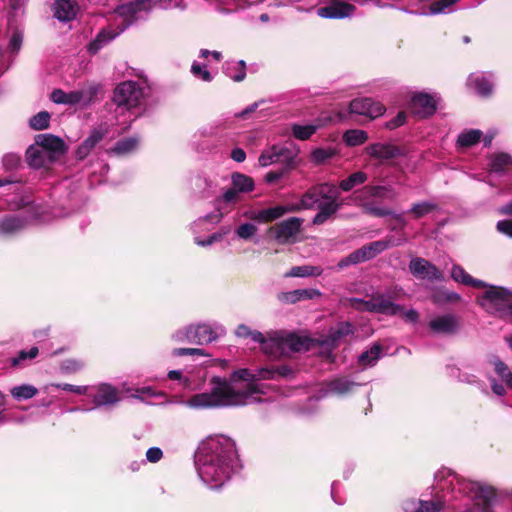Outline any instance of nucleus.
I'll list each match as a JSON object with an SVG mask.
<instances>
[{"mask_svg":"<svg viewBox=\"0 0 512 512\" xmlns=\"http://www.w3.org/2000/svg\"><path fill=\"white\" fill-rule=\"evenodd\" d=\"M261 380L264 379L260 377V368L238 369L232 372L229 380L212 378L209 390L194 394L181 404L194 410L249 405L260 401L259 394L263 390L258 381Z\"/></svg>","mask_w":512,"mask_h":512,"instance_id":"nucleus-1","label":"nucleus"},{"mask_svg":"<svg viewBox=\"0 0 512 512\" xmlns=\"http://www.w3.org/2000/svg\"><path fill=\"white\" fill-rule=\"evenodd\" d=\"M195 466L205 485L211 489L220 488L238 467L235 442L224 435L206 438L196 452Z\"/></svg>","mask_w":512,"mask_h":512,"instance_id":"nucleus-2","label":"nucleus"},{"mask_svg":"<svg viewBox=\"0 0 512 512\" xmlns=\"http://www.w3.org/2000/svg\"><path fill=\"white\" fill-rule=\"evenodd\" d=\"M436 490L432 500H422L420 512H439L446 502L453 498L456 492L464 494L473 500V506L467 512H493L492 503L495 491L486 484L466 480L447 468H442L435 474Z\"/></svg>","mask_w":512,"mask_h":512,"instance_id":"nucleus-3","label":"nucleus"},{"mask_svg":"<svg viewBox=\"0 0 512 512\" xmlns=\"http://www.w3.org/2000/svg\"><path fill=\"white\" fill-rule=\"evenodd\" d=\"M180 0H136L127 4L120 5L115 10V15L120 19L117 29H102L96 38L88 45L90 53H97L102 47L111 42L121 34L133 22L143 19L149 11L158 6L162 9L177 7Z\"/></svg>","mask_w":512,"mask_h":512,"instance_id":"nucleus-4","label":"nucleus"},{"mask_svg":"<svg viewBox=\"0 0 512 512\" xmlns=\"http://www.w3.org/2000/svg\"><path fill=\"white\" fill-rule=\"evenodd\" d=\"M338 192L334 184L323 183L316 185L306 191L296 204H291L293 212L309 210L318 207V213L312 222L315 225H322L327 222L341 207L337 201Z\"/></svg>","mask_w":512,"mask_h":512,"instance_id":"nucleus-5","label":"nucleus"},{"mask_svg":"<svg viewBox=\"0 0 512 512\" xmlns=\"http://www.w3.org/2000/svg\"><path fill=\"white\" fill-rule=\"evenodd\" d=\"M372 198L394 200L396 193L392 186L367 185L358 190L354 196V202L361 206L367 214L377 217L390 216L392 214L391 209L375 204L371 200Z\"/></svg>","mask_w":512,"mask_h":512,"instance_id":"nucleus-6","label":"nucleus"},{"mask_svg":"<svg viewBox=\"0 0 512 512\" xmlns=\"http://www.w3.org/2000/svg\"><path fill=\"white\" fill-rule=\"evenodd\" d=\"M149 92L150 87L146 78L140 77L137 81L127 80L117 85L113 101L118 107L132 109L140 106Z\"/></svg>","mask_w":512,"mask_h":512,"instance_id":"nucleus-7","label":"nucleus"},{"mask_svg":"<svg viewBox=\"0 0 512 512\" xmlns=\"http://www.w3.org/2000/svg\"><path fill=\"white\" fill-rule=\"evenodd\" d=\"M486 291L478 298L480 306L489 314L508 317L512 310V292L499 286H486Z\"/></svg>","mask_w":512,"mask_h":512,"instance_id":"nucleus-8","label":"nucleus"},{"mask_svg":"<svg viewBox=\"0 0 512 512\" xmlns=\"http://www.w3.org/2000/svg\"><path fill=\"white\" fill-rule=\"evenodd\" d=\"M395 298L394 293L388 292L385 294H376L369 300L350 298L348 299V305L360 311L395 316L402 312V306L394 303Z\"/></svg>","mask_w":512,"mask_h":512,"instance_id":"nucleus-9","label":"nucleus"},{"mask_svg":"<svg viewBox=\"0 0 512 512\" xmlns=\"http://www.w3.org/2000/svg\"><path fill=\"white\" fill-rule=\"evenodd\" d=\"M303 219L299 217H290L283 220L268 229V235L277 243L286 245L296 241L300 233Z\"/></svg>","mask_w":512,"mask_h":512,"instance_id":"nucleus-10","label":"nucleus"},{"mask_svg":"<svg viewBox=\"0 0 512 512\" xmlns=\"http://www.w3.org/2000/svg\"><path fill=\"white\" fill-rule=\"evenodd\" d=\"M94 404V407H109L120 401L119 390L109 383H99L89 387L87 394Z\"/></svg>","mask_w":512,"mask_h":512,"instance_id":"nucleus-11","label":"nucleus"},{"mask_svg":"<svg viewBox=\"0 0 512 512\" xmlns=\"http://www.w3.org/2000/svg\"><path fill=\"white\" fill-rule=\"evenodd\" d=\"M355 12V5L346 0H330L328 5L317 9V15L323 19L350 18Z\"/></svg>","mask_w":512,"mask_h":512,"instance_id":"nucleus-12","label":"nucleus"},{"mask_svg":"<svg viewBox=\"0 0 512 512\" xmlns=\"http://www.w3.org/2000/svg\"><path fill=\"white\" fill-rule=\"evenodd\" d=\"M386 111L385 106L371 98H356L350 103V112L370 119L382 116Z\"/></svg>","mask_w":512,"mask_h":512,"instance_id":"nucleus-13","label":"nucleus"},{"mask_svg":"<svg viewBox=\"0 0 512 512\" xmlns=\"http://www.w3.org/2000/svg\"><path fill=\"white\" fill-rule=\"evenodd\" d=\"M430 330L437 335H452L458 332L460 320L454 314H442L431 318L428 322Z\"/></svg>","mask_w":512,"mask_h":512,"instance_id":"nucleus-14","label":"nucleus"},{"mask_svg":"<svg viewBox=\"0 0 512 512\" xmlns=\"http://www.w3.org/2000/svg\"><path fill=\"white\" fill-rule=\"evenodd\" d=\"M410 272L419 279H428L430 281H442L443 273L432 263L424 258H413L409 264Z\"/></svg>","mask_w":512,"mask_h":512,"instance_id":"nucleus-15","label":"nucleus"},{"mask_svg":"<svg viewBox=\"0 0 512 512\" xmlns=\"http://www.w3.org/2000/svg\"><path fill=\"white\" fill-rule=\"evenodd\" d=\"M291 205H276L274 207L264 208L257 211H247L244 216L257 223H269L280 219L287 213H292Z\"/></svg>","mask_w":512,"mask_h":512,"instance_id":"nucleus-16","label":"nucleus"},{"mask_svg":"<svg viewBox=\"0 0 512 512\" xmlns=\"http://www.w3.org/2000/svg\"><path fill=\"white\" fill-rule=\"evenodd\" d=\"M260 347L265 354L273 358L285 355L284 333L280 331L267 333L264 335Z\"/></svg>","mask_w":512,"mask_h":512,"instance_id":"nucleus-17","label":"nucleus"},{"mask_svg":"<svg viewBox=\"0 0 512 512\" xmlns=\"http://www.w3.org/2000/svg\"><path fill=\"white\" fill-rule=\"evenodd\" d=\"M411 105L414 113L421 117H427L435 113L437 98L435 95L419 92L412 96Z\"/></svg>","mask_w":512,"mask_h":512,"instance_id":"nucleus-18","label":"nucleus"},{"mask_svg":"<svg viewBox=\"0 0 512 512\" xmlns=\"http://www.w3.org/2000/svg\"><path fill=\"white\" fill-rule=\"evenodd\" d=\"M26 160L30 167L39 169L48 167L57 158L51 155V152L34 143L26 150Z\"/></svg>","mask_w":512,"mask_h":512,"instance_id":"nucleus-19","label":"nucleus"},{"mask_svg":"<svg viewBox=\"0 0 512 512\" xmlns=\"http://www.w3.org/2000/svg\"><path fill=\"white\" fill-rule=\"evenodd\" d=\"M366 153L374 159L385 162L398 157L401 152L400 149L388 143H374L366 147Z\"/></svg>","mask_w":512,"mask_h":512,"instance_id":"nucleus-20","label":"nucleus"},{"mask_svg":"<svg viewBox=\"0 0 512 512\" xmlns=\"http://www.w3.org/2000/svg\"><path fill=\"white\" fill-rule=\"evenodd\" d=\"M86 93L82 90H74L65 92L61 89H55L50 95V99L56 104L76 105L86 104L88 100L85 98Z\"/></svg>","mask_w":512,"mask_h":512,"instance_id":"nucleus-21","label":"nucleus"},{"mask_svg":"<svg viewBox=\"0 0 512 512\" xmlns=\"http://www.w3.org/2000/svg\"><path fill=\"white\" fill-rule=\"evenodd\" d=\"M194 324V335L195 345H206L218 338V327L210 323H193Z\"/></svg>","mask_w":512,"mask_h":512,"instance_id":"nucleus-22","label":"nucleus"},{"mask_svg":"<svg viewBox=\"0 0 512 512\" xmlns=\"http://www.w3.org/2000/svg\"><path fill=\"white\" fill-rule=\"evenodd\" d=\"M35 144L41 146L57 159L64 153L65 144L60 138L50 135L41 134L36 137Z\"/></svg>","mask_w":512,"mask_h":512,"instance_id":"nucleus-23","label":"nucleus"},{"mask_svg":"<svg viewBox=\"0 0 512 512\" xmlns=\"http://www.w3.org/2000/svg\"><path fill=\"white\" fill-rule=\"evenodd\" d=\"M467 86L480 96H487L491 94L493 89V84L490 78L480 72L469 75Z\"/></svg>","mask_w":512,"mask_h":512,"instance_id":"nucleus-24","label":"nucleus"},{"mask_svg":"<svg viewBox=\"0 0 512 512\" xmlns=\"http://www.w3.org/2000/svg\"><path fill=\"white\" fill-rule=\"evenodd\" d=\"M54 16L62 22H68L77 15L78 6L70 0H58L54 3Z\"/></svg>","mask_w":512,"mask_h":512,"instance_id":"nucleus-25","label":"nucleus"},{"mask_svg":"<svg viewBox=\"0 0 512 512\" xmlns=\"http://www.w3.org/2000/svg\"><path fill=\"white\" fill-rule=\"evenodd\" d=\"M321 292L317 289H297L288 292H281L278 295V299L284 303H296L301 300L313 299L320 297Z\"/></svg>","mask_w":512,"mask_h":512,"instance_id":"nucleus-26","label":"nucleus"},{"mask_svg":"<svg viewBox=\"0 0 512 512\" xmlns=\"http://www.w3.org/2000/svg\"><path fill=\"white\" fill-rule=\"evenodd\" d=\"M487 166L490 172L504 173L512 167V156L504 152H496L488 157Z\"/></svg>","mask_w":512,"mask_h":512,"instance_id":"nucleus-27","label":"nucleus"},{"mask_svg":"<svg viewBox=\"0 0 512 512\" xmlns=\"http://www.w3.org/2000/svg\"><path fill=\"white\" fill-rule=\"evenodd\" d=\"M353 333V327L349 322H343L333 327L329 331V335L326 340L323 341V344L334 347L337 345L339 341L343 338L349 336Z\"/></svg>","mask_w":512,"mask_h":512,"instance_id":"nucleus-28","label":"nucleus"},{"mask_svg":"<svg viewBox=\"0 0 512 512\" xmlns=\"http://www.w3.org/2000/svg\"><path fill=\"white\" fill-rule=\"evenodd\" d=\"M451 278L466 286H472L475 288L486 287L487 284L481 280L473 278L469 275L460 265L454 264L451 270Z\"/></svg>","mask_w":512,"mask_h":512,"instance_id":"nucleus-29","label":"nucleus"},{"mask_svg":"<svg viewBox=\"0 0 512 512\" xmlns=\"http://www.w3.org/2000/svg\"><path fill=\"white\" fill-rule=\"evenodd\" d=\"M223 69L225 74L235 82H241L246 77V63L243 60L227 61Z\"/></svg>","mask_w":512,"mask_h":512,"instance_id":"nucleus-30","label":"nucleus"},{"mask_svg":"<svg viewBox=\"0 0 512 512\" xmlns=\"http://www.w3.org/2000/svg\"><path fill=\"white\" fill-rule=\"evenodd\" d=\"M357 384L346 378H337L330 381L327 385V392L339 396L349 393Z\"/></svg>","mask_w":512,"mask_h":512,"instance_id":"nucleus-31","label":"nucleus"},{"mask_svg":"<svg viewBox=\"0 0 512 512\" xmlns=\"http://www.w3.org/2000/svg\"><path fill=\"white\" fill-rule=\"evenodd\" d=\"M232 187L240 193H249L254 190V181L250 176L242 173H233L231 176Z\"/></svg>","mask_w":512,"mask_h":512,"instance_id":"nucleus-32","label":"nucleus"},{"mask_svg":"<svg viewBox=\"0 0 512 512\" xmlns=\"http://www.w3.org/2000/svg\"><path fill=\"white\" fill-rule=\"evenodd\" d=\"M235 335L243 340H249L252 343L255 344H261L264 339V334H262L260 331L253 330L249 326L245 324H240L235 329Z\"/></svg>","mask_w":512,"mask_h":512,"instance_id":"nucleus-33","label":"nucleus"},{"mask_svg":"<svg viewBox=\"0 0 512 512\" xmlns=\"http://www.w3.org/2000/svg\"><path fill=\"white\" fill-rule=\"evenodd\" d=\"M483 133L478 129L465 130L459 134L457 138V145L462 148H469L477 144Z\"/></svg>","mask_w":512,"mask_h":512,"instance_id":"nucleus-34","label":"nucleus"},{"mask_svg":"<svg viewBox=\"0 0 512 512\" xmlns=\"http://www.w3.org/2000/svg\"><path fill=\"white\" fill-rule=\"evenodd\" d=\"M368 180V175L365 172L357 171L349 175L346 179H343L339 183V188L348 192L354 187L364 184Z\"/></svg>","mask_w":512,"mask_h":512,"instance_id":"nucleus-35","label":"nucleus"},{"mask_svg":"<svg viewBox=\"0 0 512 512\" xmlns=\"http://www.w3.org/2000/svg\"><path fill=\"white\" fill-rule=\"evenodd\" d=\"M431 299L436 305H444L446 303L460 301L461 296L456 292L444 288H439L433 292Z\"/></svg>","mask_w":512,"mask_h":512,"instance_id":"nucleus-36","label":"nucleus"},{"mask_svg":"<svg viewBox=\"0 0 512 512\" xmlns=\"http://www.w3.org/2000/svg\"><path fill=\"white\" fill-rule=\"evenodd\" d=\"M171 339L175 343L195 344L194 324L181 327L171 334Z\"/></svg>","mask_w":512,"mask_h":512,"instance_id":"nucleus-37","label":"nucleus"},{"mask_svg":"<svg viewBox=\"0 0 512 512\" xmlns=\"http://www.w3.org/2000/svg\"><path fill=\"white\" fill-rule=\"evenodd\" d=\"M281 151L280 145H273L269 147L260 154L258 158L259 164L263 167H267L274 163H280Z\"/></svg>","mask_w":512,"mask_h":512,"instance_id":"nucleus-38","label":"nucleus"},{"mask_svg":"<svg viewBox=\"0 0 512 512\" xmlns=\"http://www.w3.org/2000/svg\"><path fill=\"white\" fill-rule=\"evenodd\" d=\"M293 371L288 366H279L276 368H260V377L264 380H274L278 378H288Z\"/></svg>","mask_w":512,"mask_h":512,"instance_id":"nucleus-39","label":"nucleus"},{"mask_svg":"<svg viewBox=\"0 0 512 512\" xmlns=\"http://www.w3.org/2000/svg\"><path fill=\"white\" fill-rule=\"evenodd\" d=\"M284 346L285 355H288L291 352H299L307 349L306 341L295 334L284 333Z\"/></svg>","mask_w":512,"mask_h":512,"instance_id":"nucleus-40","label":"nucleus"},{"mask_svg":"<svg viewBox=\"0 0 512 512\" xmlns=\"http://www.w3.org/2000/svg\"><path fill=\"white\" fill-rule=\"evenodd\" d=\"M381 346L374 344L369 350L363 352L358 357V362L363 367H370L376 364L381 355Z\"/></svg>","mask_w":512,"mask_h":512,"instance_id":"nucleus-41","label":"nucleus"},{"mask_svg":"<svg viewBox=\"0 0 512 512\" xmlns=\"http://www.w3.org/2000/svg\"><path fill=\"white\" fill-rule=\"evenodd\" d=\"M323 270L318 266L303 265L294 266L285 275L286 277H309V276H320Z\"/></svg>","mask_w":512,"mask_h":512,"instance_id":"nucleus-42","label":"nucleus"},{"mask_svg":"<svg viewBox=\"0 0 512 512\" xmlns=\"http://www.w3.org/2000/svg\"><path fill=\"white\" fill-rule=\"evenodd\" d=\"M25 226L23 219L19 217H7L0 220V234H11L21 230Z\"/></svg>","mask_w":512,"mask_h":512,"instance_id":"nucleus-43","label":"nucleus"},{"mask_svg":"<svg viewBox=\"0 0 512 512\" xmlns=\"http://www.w3.org/2000/svg\"><path fill=\"white\" fill-rule=\"evenodd\" d=\"M368 139L367 132L360 129L347 130L343 135V140L348 146H358L365 143Z\"/></svg>","mask_w":512,"mask_h":512,"instance_id":"nucleus-44","label":"nucleus"},{"mask_svg":"<svg viewBox=\"0 0 512 512\" xmlns=\"http://www.w3.org/2000/svg\"><path fill=\"white\" fill-rule=\"evenodd\" d=\"M38 390L36 387L30 384H23L15 386L10 390V394L16 400H27L36 396Z\"/></svg>","mask_w":512,"mask_h":512,"instance_id":"nucleus-45","label":"nucleus"},{"mask_svg":"<svg viewBox=\"0 0 512 512\" xmlns=\"http://www.w3.org/2000/svg\"><path fill=\"white\" fill-rule=\"evenodd\" d=\"M459 0H435L429 6L428 12L423 13L424 15H437L442 13H449L453 9V5Z\"/></svg>","mask_w":512,"mask_h":512,"instance_id":"nucleus-46","label":"nucleus"},{"mask_svg":"<svg viewBox=\"0 0 512 512\" xmlns=\"http://www.w3.org/2000/svg\"><path fill=\"white\" fill-rule=\"evenodd\" d=\"M436 208L437 205L435 203L423 201L413 204L409 212L412 214L413 218L419 219L432 213Z\"/></svg>","mask_w":512,"mask_h":512,"instance_id":"nucleus-47","label":"nucleus"},{"mask_svg":"<svg viewBox=\"0 0 512 512\" xmlns=\"http://www.w3.org/2000/svg\"><path fill=\"white\" fill-rule=\"evenodd\" d=\"M335 154V149L331 147L316 148L310 153V161L316 165H320L331 159Z\"/></svg>","mask_w":512,"mask_h":512,"instance_id":"nucleus-48","label":"nucleus"},{"mask_svg":"<svg viewBox=\"0 0 512 512\" xmlns=\"http://www.w3.org/2000/svg\"><path fill=\"white\" fill-rule=\"evenodd\" d=\"M319 128L318 125H299L293 124L291 127L293 136L298 140H307L309 139Z\"/></svg>","mask_w":512,"mask_h":512,"instance_id":"nucleus-49","label":"nucleus"},{"mask_svg":"<svg viewBox=\"0 0 512 512\" xmlns=\"http://www.w3.org/2000/svg\"><path fill=\"white\" fill-rule=\"evenodd\" d=\"M257 232V226L250 222L242 223L235 229L236 237L245 241L252 240L256 236Z\"/></svg>","mask_w":512,"mask_h":512,"instance_id":"nucleus-50","label":"nucleus"},{"mask_svg":"<svg viewBox=\"0 0 512 512\" xmlns=\"http://www.w3.org/2000/svg\"><path fill=\"white\" fill-rule=\"evenodd\" d=\"M138 143L139 141L137 138L130 137L117 142L112 151L118 155L128 154L133 152L138 147Z\"/></svg>","mask_w":512,"mask_h":512,"instance_id":"nucleus-51","label":"nucleus"},{"mask_svg":"<svg viewBox=\"0 0 512 512\" xmlns=\"http://www.w3.org/2000/svg\"><path fill=\"white\" fill-rule=\"evenodd\" d=\"M280 150H282L280 154V163H283L287 170L294 167L296 165L298 150L290 149L283 145H280Z\"/></svg>","mask_w":512,"mask_h":512,"instance_id":"nucleus-52","label":"nucleus"},{"mask_svg":"<svg viewBox=\"0 0 512 512\" xmlns=\"http://www.w3.org/2000/svg\"><path fill=\"white\" fill-rule=\"evenodd\" d=\"M367 260H368V258L366 256V252H365L364 248L362 247V248L352 252L351 254H349L346 258L342 259L338 263V266H339V268H344L348 265L357 264V263L367 261Z\"/></svg>","mask_w":512,"mask_h":512,"instance_id":"nucleus-53","label":"nucleus"},{"mask_svg":"<svg viewBox=\"0 0 512 512\" xmlns=\"http://www.w3.org/2000/svg\"><path fill=\"white\" fill-rule=\"evenodd\" d=\"M50 121V114L46 111H41L30 118L29 125L34 130H43L48 128Z\"/></svg>","mask_w":512,"mask_h":512,"instance_id":"nucleus-54","label":"nucleus"},{"mask_svg":"<svg viewBox=\"0 0 512 512\" xmlns=\"http://www.w3.org/2000/svg\"><path fill=\"white\" fill-rule=\"evenodd\" d=\"M39 350L37 347H32L29 351L22 350L18 355L11 359L12 367H20L24 365L26 360H32L37 357Z\"/></svg>","mask_w":512,"mask_h":512,"instance_id":"nucleus-55","label":"nucleus"},{"mask_svg":"<svg viewBox=\"0 0 512 512\" xmlns=\"http://www.w3.org/2000/svg\"><path fill=\"white\" fill-rule=\"evenodd\" d=\"M494 368L498 376L512 389V371L508 366L504 362L497 360L494 362Z\"/></svg>","mask_w":512,"mask_h":512,"instance_id":"nucleus-56","label":"nucleus"},{"mask_svg":"<svg viewBox=\"0 0 512 512\" xmlns=\"http://www.w3.org/2000/svg\"><path fill=\"white\" fill-rule=\"evenodd\" d=\"M389 246H390V242L381 240V241L372 242L369 245L364 246L363 248L366 252V256H367L368 260H370V259L374 258L376 255H378L379 253L386 250Z\"/></svg>","mask_w":512,"mask_h":512,"instance_id":"nucleus-57","label":"nucleus"},{"mask_svg":"<svg viewBox=\"0 0 512 512\" xmlns=\"http://www.w3.org/2000/svg\"><path fill=\"white\" fill-rule=\"evenodd\" d=\"M49 387L62 389V390L73 392V393L79 394V395H87L88 391H89V386H84V385L78 386V385H72V384H68V383H62V384L61 383H53V384H50Z\"/></svg>","mask_w":512,"mask_h":512,"instance_id":"nucleus-58","label":"nucleus"},{"mask_svg":"<svg viewBox=\"0 0 512 512\" xmlns=\"http://www.w3.org/2000/svg\"><path fill=\"white\" fill-rule=\"evenodd\" d=\"M172 356L180 357L185 355H197V356H207L208 354L204 349L200 348H174L171 352Z\"/></svg>","mask_w":512,"mask_h":512,"instance_id":"nucleus-59","label":"nucleus"},{"mask_svg":"<svg viewBox=\"0 0 512 512\" xmlns=\"http://www.w3.org/2000/svg\"><path fill=\"white\" fill-rule=\"evenodd\" d=\"M2 162L6 170H13L19 166L21 157L17 153H7L3 156Z\"/></svg>","mask_w":512,"mask_h":512,"instance_id":"nucleus-60","label":"nucleus"},{"mask_svg":"<svg viewBox=\"0 0 512 512\" xmlns=\"http://www.w3.org/2000/svg\"><path fill=\"white\" fill-rule=\"evenodd\" d=\"M191 72L195 77L203 81L210 82L212 80V76L206 67L196 62L192 64Z\"/></svg>","mask_w":512,"mask_h":512,"instance_id":"nucleus-61","label":"nucleus"},{"mask_svg":"<svg viewBox=\"0 0 512 512\" xmlns=\"http://www.w3.org/2000/svg\"><path fill=\"white\" fill-rule=\"evenodd\" d=\"M240 192H238L233 187L227 189L221 198L218 201H223L224 203L230 204V203H237L240 201Z\"/></svg>","mask_w":512,"mask_h":512,"instance_id":"nucleus-62","label":"nucleus"},{"mask_svg":"<svg viewBox=\"0 0 512 512\" xmlns=\"http://www.w3.org/2000/svg\"><path fill=\"white\" fill-rule=\"evenodd\" d=\"M422 500L420 499H407L403 502L402 507L405 512H420Z\"/></svg>","mask_w":512,"mask_h":512,"instance_id":"nucleus-63","label":"nucleus"},{"mask_svg":"<svg viewBox=\"0 0 512 512\" xmlns=\"http://www.w3.org/2000/svg\"><path fill=\"white\" fill-rule=\"evenodd\" d=\"M499 233L512 238V219L501 220L496 225Z\"/></svg>","mask_w":512,"mask_h":512,"instance_id":"nucleus-64","label":"nucleus"}]
</instances>
